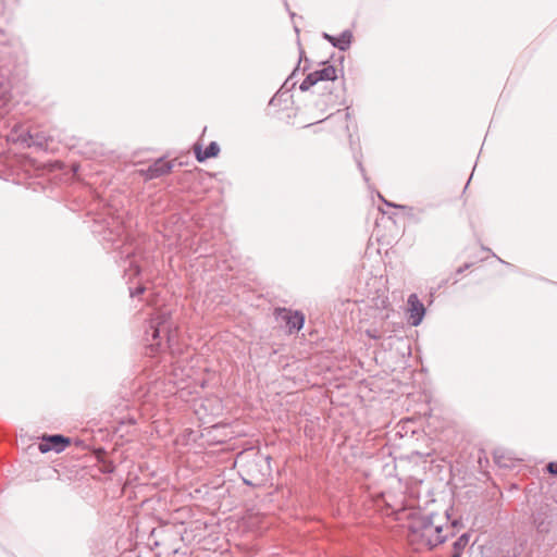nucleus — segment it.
I'll return each instance as SVG.
<instances>
[{
  "label": "nucleus",
  "instance_id": "nucleus-1",
  "mask_svg": "<svg viewBox=\"0 0 557 557\" xmlns=\"http://www.w3.org/2000/svg\"><path fill=\"white\" fill-rule=\"evenodd\" d=\"M451 533L446 513L414 516L408 525V541L416 549L433 548Z\"/></svg>",
  "mask_w": 557,
  "mask_h": 557
},
{
  "label": "nucleus",
  "instance_id": "nucleus-2",
  "mask_svg": "<svg viewBox=\"0 0 557 557\" xmlns=\"http://www.w3.org/2000/svg\"><path fill=\"white\" fill-rule=\"evenodd\" d=\"M235 465L248 476L244 481L249 485L261 484L271 472L269 457L255 450L240 453Z\"/></svg>",
  "mask_w": 557,
  "mask_h": 557
},
{
  "label": "nucleus",
  "instance_id": "nucleus-3",
  "mask_svg": "<svg viewBox=\"0 0 557 557\" xmlns=\"http://www.w3.org/2000/svg\"><path fill=\"white\" fill-rule=\"evenodd\" d=\"M554 508L548 504L541 505L533 516V522L539 533H548L553 524Z\"/></svg>",
  "mask_w": 557,
  "mask_h": 557
},
{
  "label": "nucleus",
  "instance_id": "nucleus-4",
  "mask_svg": "<svg viewBox=\"0 0 557 557\" xmlns=\"http://www.w3.org/2000/svg\"><path fill=\"white\" fill-rule=\"evenodd\" d=\"M70 444V440L60 434L46 435L39 443L38 449L40 453L46 454L48 451L61 453Z\"/></svg>",
  "mask_w": 557,
  "mask_h": 557
},
{
  "label": "nucleus",
  "instance_id": "nucleus-5",
  "mask_svg": "<svg viewBox=\"0 0 557 557\" xmlns=\"http://www.w3.org/2000/svg\"><path fill=\"white\" fill-rule=\"evenodd\" d=\"M408 312L411 325L418 326L425 314V308L416 294L408 297Z\"/></svg>",
  "mask_w": 557,
  "mask_h": 557
},
{
  "label": "nucleus",
  "instance_id": "nucleus-6",
  "mask_svg": "<svg viewBox=\"0 0 557 557\" xmlns=\"http://www.w3.org/2000/svg\"><path fill=\"white\" fill-rule=\"evenodd\" d=\"M323 38L327 40L333 47L346 51L352 41V33L350 30H344L338 37L323 33Z\"/></svg>",
  "mask_w": 557,
  "mask_h": 557
},
{
  "label": "nucleus",
  "instance_id": "nucleus-7",
  "mask_svg": "<svg viewBox=\"0 0 557 557\" xmlns=\"http://www.w3.org/2000/svg\"><path fill=\"white\" fill-rule=\"evenodd\" d=\"M161 333H169V325L166 322V317L164 313L160 314L156 320H153L150 324V330L147 331V341H156L160 337Z\"/></svg>",
  "mask_w": 557,
  "mask_h": 557
},
{
  "label": "nucleus",
  "instance_id": "nucleus-8",
  "mask_svg": "<svg viewBox=\"0 0 557 557\" xmlns=\"http://www.w3.org/2000/svg\"><path fill=\"white\" fill-rule=\"evenodd\" d=\"M283 319L286 320L289 331H299L304 325V315L299 312L292 313L287 310H283Z\"/></svg>",
  "mask_w": 557,
  "mask_h": 557
},
{
  "label": "nucleus",
  "instance_id": "nucleus-9",
  "mask_svg": "<svg viewBox=\"0 0 557 557\" xmlns=\"http://www.w3.org/2000/svg\"><path fill=\"white\" fill-rule=\"evenodd\" d=\"M336 69L333 65H324L323 69L314 71L311 74L314 82L318 83L320 81H334L337 77Z\"/></svg>",
  "mask_w": 557,
  "mask_h": 557
},
{
  "label": "nucleus",
  "instance_id": "nucleus-10",
  "mask_svg": "<svg viewBox=\"0 0 557 557\" xmlns=\"http://www.w3.org/2000/svg\"><path fill=\"white\" fill-rule=\"evenodd\" d=\"M171 170V163L164 160H158L148 169V177L154 178L161 176Z\"/></svg>",
  "mask_w": 557,
  "mask_h": 557
},
{
  "label": "nucleus",
  "instance_id": "nucleus-11",
  "mask_svg": "<svg viewBox=\"0 0 557 557\" xmlns=\"http://www.w3.org/2000/svg\"><path fill=\"white\" fill-rule=\"evenodd\" d=\"M219 152H220V147L215 141H212L206 148V150L203 152L201 151V149L198 146L195 147V153H196L198 161H203L209 158H214L219 154Z\"/></svg>",
  "mask_w": 557,
  "mask_h": 557
},
{
  "label": "nucleus",
  "instance_id": "nucleus-12",
  "mask_svg": "<svg viewBox=\"0 0 557 557\" xmlns=\"http://www.w3.org/2000/svg\"><path fill=\"white\" fill-rule=\"evenodd\" d=\"M47 144H48V137L44 133H36V134H33V139L29 145H33V147L44 149L47 147Z\"/></svg>",
  "mask_w": 557,
  "mask_h": 557
},
{
  "label": "nucleus",
  "instance_id": "nucleus-13",
  "mask_svg": "<svg viewBox=\"0 0 557 557\" xmlns=\"http://www.w3.org/2000/svg\"><path fill=\"white\" fill-rule=\"evenodd\" d=\"M10 98V84L4 82V76L0 74V99L3 101L9 100Z\"/></svg>",
  "mask_w": 557,
  "mask_h": 557
},
{
  "label": "nucleus",
  "instance_id": "nucleus-14",
  "mask_svg": "<svg viewBox=\"0 0 557 557\" xmlns=\"http://www.w3.org/2000/svg\"><path fill=\"white\" fill-rule=\"evenodd\" d=\"M33 139V134L29 132L21 133L14 140L17 143H21L22 145L26 147H33V145H29Z\"/></svg>",
  "mask_w": 557,
  "mask_h": 557
},
{
  "label": "nucleus",
  "instance_id": "nucleus-15",
  "mask_svg": "<svg viewBox=\"0 0 557 557\" xmlns=\"http://www.w3.org/2000/svg\"><path fill=\"white\" fill-rule=\"evenodd\" d=\"M317 83L314 82L313 77L311 76V74H309L304 81L302 83L300 84V90L302 91H306L308 90L311 86L315 85Z\"/></svg>",
  "mask_w": 557,
  "mask_h": 557
},
{
  "label": "nucleus",
  "instance_id": "nucleus-16",
  "mask_svg": "<svg viewBox=\"0 0 557 557\" xmlns=\"http://www.w3.org/2000/svg\"><path fill=\"white\" fill-rule=\"evenodd\" d=\"M547 469L550 473L557 474V463L550 462L547 466Z\"/></svg>",
  "mask_w": 557,
  "mask_h": 557
},
{
  "label": "nucleus",
  "instance_id": "nucleus-17",
  "mask_svg": "<svg viewBox=\"0 0 557 557\" xmlns=\"http://www.w3.org/2000/svg\"><path fill=\"white\" fill-rule=\"evenodd\" d=\"M144 289H145V288H144V287H141V286H140V287H138V288H136V292H134L133 289H131V296L133 297V296H135V294H140V293H143V292H144Z\"/></svg>",
  "mask_w": 557,
  "mask_h": 557
},
{
  "label": "nucleus",
  "instance_id": "nucleus-18",
  "mask_svg": "<svg viewBox=\"0 0 557 557\" xmlns=\"http://www.w3.org/2000/svg\"><path fill=\"white\" fill-rule=\"evenodd\" d=\"M368 334H369L371 337H373V338H376V337H377L376 335L371 334L369 331H368Z\"/></svg>",
  "mask_w": 557,
  "mask_h": 557
},
{
  "label": "nucleus",
  "instance_id": "nucleus-19",
  "mask_svg": "<svg viewBox=\"0 0 557 557\" xmlns=\"http://www.w3.org/2000/svg\"><path fill=\"white\" fill-rule=\"evenodd\" d=\"M385 202H386V205H388L389 207H396V206H395V205H393V203H389V202H387V201H385Z\"/></svg>",
  "mask_w": 557,
  "mask_h": 557
},
{
  "label": "nucleus",
  "instance_id": "nucleus-20",
  "mask_svg": "<svg viewBox=\"0 0 557 557\" xmlns=\"http://www.w3.org/2000/svg\"><path fill=\"white\" fill-rule=\"evenodd\" d=\"M106 471H107V472L111 471V470L109 469V465H108V463H107Z\"/></svg>",
  "mask_w": 557,
  "mask_h": 557
}]
</instances>
